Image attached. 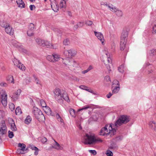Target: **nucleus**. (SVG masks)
<instances>
[{
    "label": "nucleus",
    "mask_w": 156,
    "mask_h": 156,
    "mask_svg": "<svg viewBox=\"0 0 156 156\" xmlns=\"http://www.w3.org/2000/svg\"><path fill=\"white\" fill-rule=\"evenodd\" d=\"M109 8L110 10L112 12H116L117 11V9L115 7H113L112 5H109L107 3L106 6Z\"/></svg>",
    "instance_id": "nucleus-25"
},
{
    "label": "nucleus",
    "mask_w": 156,
    "mask_h": 156,
    "mask_svg": "<svg viewBox=\"0 0 156 156\" xmlns=\"http://www.w3.org/2000/svg\"><path fill=\"white\" fill-rule=\"evenodd\" d=\"M90 108V107L88 105H86L84 106L83 108H81L80 109H78V111H81L83 110H85L87 109V108Z\"/></svg>",
    "instance_id": "nucleus-44"
},
{
    "label": "nucleus",
    "mask_w": 156,
    "mask_h": 156,
    "mask_svg": "<svg viewBox=\"0 0 156 156\" xmlns=\"http://www.w3.org/2000/svg\"><path fill=\"white\" fill-rule=\"evenodd\" d=\"M63 43L66 45H68L69 44V41L68 39H66L63 41Z\"/></svg>",
    "instance_id": "nucleus-45"
},
{
    "label": "nucleus",
    "mask_w": 156,
    "mask_h": 156,
    "mask_svg": "<svg viewBox=\"0 0 156 156\" xmlns=\"http://www.w3.org/2000/svg\"><path fill=\"white\" fill-rule=\"evenodd\" d=\"M21 92V90L20 89H18L17 91L13 94L12 98L14 100H17L20 95Z\"/></svg>",
    "instance_id": "nucleus-16"
},
{
    "label": "nucleus",
    "mask_w": 156,
    "mask_h": 156,
    "mask_svg": "<svg viewBox=\"0 0 156 156\" xmlns=\"http://www.w3.org/2000/svg\"><path fill=\"white\" fill-rule=\"evenodd\" d=\"M78 26L77 24L76 25H75L73 27L74 30H76L79 27Z\"/></svg>",
    "instance_id": "nucleus-61"
},
{
    "label": "nucleus",
    "mask_w": 156,
    "mask_h": 156,
    "mask_svg": "<svg viewBox=\"0 0 156 156\" xmlns=\"http://www.w3.org/2000/svg\"><path fill=\"white\" fill-rule=\"evenodd\" d=\"M105 54L106 55L107 59L106 61H104V63L107 69L109 71H111V66H112V59L110 57V54L108 52H105Z\"/></svg>",
    "instance_id": "nucleus-6"
},
{
    "label": "nucleus",
    "mask_w": 156,
    "mask_h": 156,
    "mask_svg": "<svg viewBox=\"0 0 156 156\" xmlns=\"http://www.w3.org/2000/svg\"><path fill=\"white\" fill-rule=\"evenodd\" d=\"M105 81H106L108 82H109V83L111 82L110 77L109 76H107L105 77L104 78Z\"/></svg>",
    "instance_id": "nucleus-42"
},
{
    "label": "nucleus",
    "mask_w": 156,
    "mask_h": 156,
    "mask_svg": "<svg viewBox=\"0 0 156 156\" xmlns=\"http://www.w3.org/2000/svg\"><path fill=\"white\" fill-rule=\"evenodd\" d=\"M29 147L32 150L35 151L34 153L35 155H37L38 154L39 150L37 147L33 145H30Z\"/></svg>",
    "instance_id": "nucleus-21"
},
{
    "label": "nucleus",
    "mask_w": 156,
    "mask_h": 156,
    "mask_svg": "<svg viewBox=\"0 0 156 156\" xmlns=\"http://www.w3.org/2000/svg\"><path fill=\"white\" fill-rule=\"evenodd\" d=\"M79 88L82 89L84 90H86V89L88 88V87L85 85H80L79 86Z\"/></svg>",
    "instance_id": "nucleus-49"
},
{
    "label": "nucleus",
    "mask_w": 156,
    "mask_h": 156,
    "mask_svg": "<svg viewBox=\"0 0 156 156\" xmlns=\"http://www.w3.org/2000/svg\"><path fill=\"white\" fill-rule=\"evenodd\" d=\"M7 24H9V23L4 20L0 21V26L2 27L5 28L7 26Z\"/></svg>",
    "instance_id": "nucleus-28"
},
{
    "label": "nucleus",
    "mask_w": 156,
    "mask_h": 156,
    "mask_svg": "<svg viewBox=\"0 0 156 156\" xmlns=\"http://www.w3.org/2000/svg\"><path fill=\"white\" fill-rule=\"evenodd\" d=\"M106 4H107V3H105V2H101V5H103L104 6H106Z\"/></svg>",
    "instance_id": "nucleus-64"
},
{
    "label": "nucleus",
    "mask_w": 156,
    "mask_h": 156,
    "mask_svg": "<svg viewBox=\"0 0 156 156\" xmlns=\"http://www.w3.org/2000/svg\"><path fill=\"white\" fill-rule=\"evenodd\" d=\"M40 102L41 106H42L43 107H46V104L44 100H41L40 101Z\"/></svg>",
    "instance_id": "nucleus-35"
},
{
    "label": "nucleus",
    "mask_w": 156,
    "mask_h": 156,
    "mask_svg": "<svg viewBox=\"0 0 156 156\" xmlns=\"http://www.w3.org/2000/svg\"><path fill=\"white\" fill-rule=\"evenodd\" d=\"M5 32L10 35H12L14 33V30L9 24H7V26L5 28Z\"/></svg>",
    "instance_id": "nucleus-12"
},
{
    "label": "nucleus",
    "mask_w": 156,
    "mask_h": 156,
    "mask_svg": "<svg viewBox=\"0 0 156 156\" xmlns=\"http://www.w3.org/2000/svg\"><path fill=\"white\" fill-rule=\"evenodd\" d=\"M44 45H42V46L45 47L47 48H52L53 49H56V48H55L53 45L49 42L47 41L44 40Z\"/></svg>",
    "instance_id": "nucleus-15"
},
{
    "label": "nucleus",
    "mask_w": 156,
    "mask_h": 156,
    "mask_svg": "<svg viewBox=\"0 0 156 156\" xmlns=\"http://www.w3.org/2000/svg\"><path fill=\"white\" fill-rule=\"evenodd\" d=\"M16 2L19 7L21 8L25 7V4L22 0H16Z\"/></svg>",
    "instance_id": "nucleus-22"
},
{
    "label": "nucleus",
    "mask_w": 156,
    "mask_h": 156,
    "mask_svg": "<svg viewBox=\"0 0 156 156\" xmlns=\"http://www.w3.org/2000/svg\"><path fill=\"white\" fill-rule=\"evenodd\" d=\"M60 58V56L56 53H53L52 55H48L46 57L47 60L53 62L58 61Z\"/></svg>",
    "instance_id": "nucleus-7"
},
{
    "label": "nucleus",
    "mask_w": 156,
    "mask_h": 156,
    "mask_svg": "<svg viewBox=\"0 0 156 156\" xmlns=\"http://www.w3.org/2000/svg\"><path fill=\"white\" fill-rule=\"evenodd\" d=\"M85 23L87 25L90 26L92 25L93 22L90 20H87L85 22Z\"/></svg>",
    "instance_id": "nucleus-37"
},
{
    "label": "nucleus",
    "mask_w": 156,
    "mask_h": 156,
    "mask_svg": "<svg viewBox=\"0 0 156 156\" xmlns=\"http://www.w3.org/2000/svg\"><path fill=\"white\" fill-rule=\"evenodd\" d=\"M32 121V118L31 116L30 115L27 116L25 120H24V122L27 124H29Z\"/></svg>",
    "instance_id": "nucleus-26"
},
{
    "label": "nucleus",
    "mask_w": 156,
    "mask_h": 156,
    "mask_svg": "<svg viewBox=\"0 0 156 156\" xmlns=\"http://www.w3.org/2000/svg\"><path fill=\"white\" fill-rule=\"evenodd\" d=\"M34 25L32 23H30L29 26V30H33L34 29Z\"/></svg>",
    "instance_id": "nucleus-39"
},
{
    "label": "nucleus",
    "mask_w": 156,
    "mask_h": 156,
    "mask_svg": "<svg viewBox=\"0 0 156 156\" xmlns=\"http://www.w3.org/2000/svg\"><path fill=\"white\" fill-rule=\"evenodd\" d=\"M27 34L29 36H31L33 35V33L31 30H28L27 32Z\"/></svg>",
    "instance_id": "nucleus-48"
},
{
    "label": "nucleus",
    "mask_w": 156,
    "mask_h": 156,
    "mask_svg": "<svg viewBox=\"0 0 156 156\" xmlns=\"http://www.w3.org/2000/svg\"><path fill=\"white\" fill-rule=\"evenodd\" d=\"M0 85L2 87H6L7 86V84L5 83H0Z\"/></svg>",
    "instance_id": "nucleus-56"
},
{
    "label": "nucleus",
    "mask_w": 156,
    "mask_h": 156,
    "mask_svg": "<svg viewBox=\"0 0 156 156\" xmlns=\"http://www.w3.org/2000/svg\"><path fill=\"white\" fill-rule=\"evenodd\" d=\"M76 51L71 49L64 51V54L66 57H71L75 55L76 54Z\"/></svg>",
    "instance_id": "nucleus-11"
},
{
    "label": "nucleus",
    "mask_w": 156,
    "mask_h": 156,
    "mask_svg": "<svg viewBox=\"0 0 156 156\" xmlns=\"http://www.w3.org/2000/svg\"><path fill=\"white\" fill-rule=\"evenodd\" d=\"M35 6L34 5H30V8L31 10H33L34 8H35Z\"/></svg>",
    "instance_id": "nucleus-58"
},
{
    "label": "nucleus",
    "mask_w": 156,
    "mask_h": 156,
    "mask_svg": "<svg viewBox=\"0 0 156 156\" xmlns=\"http://www.w3.org/2000/svg\"><path fill=\"white\" fill-rule=\"evenodd\" d=\"M7 133L5 123H2L0 127V143L2 142V138Z\"/></svg>",
    "instance_id": "nucleus-8"
},
{
    "label": "nucleus",
    "mask_w": 156,
    "mask_h": 156,
    "mask_svg": "<svg viewBox=\"0 0 156 156\" xmlns=\"http://www.w3.org/2000/svg\"><path fill=\"white\" fill-rule=\"evenodd\" d=\"M18 147L21 148V149H18L17 151V152L19 153L23 154L25 153L24 152L25 148H26V145L23 144H21L19 143L18 144Z\"/></svg>",
    "instance_id": "nucleus-14"
},
{
    "label": "nucleus",
    "mask_w": 156,
    "mask_h": 156,
    "mask_svg": "<svg viewBox=\"0 0 156 156\" xmlns=\"http://www.w3.org/2000/svg\"><path fill=\"white\" fill-rule=\"evenodd\" d=\"M8 136L10 138H12L14 136L13 132L9 130L8 131Z\"/></svg>",
    "instance_id": "nucleus-41"
},
{
    "label": "nucleus",
    "mask_w": 156,
    "mask_h": 156,
    "mask_svg": "<svg viewBox=\"0 0 156 156\" xmlns=\"http://www.w3.org/2000/svg\"><path fill=\"white\" fill-rule=\"evenodd\" d=\"M89 151L90 153L94 155H96L97 153L96 151L94 150H89Z\"/></svg>",
    "instance_id": "nucleus-52"
},
{
    "label": "nucleus",
    "mask_w": 156,
    "mask_h": 156,
    "mask_svg": "<svg viewBox=\"0 0 156 156\" xmlns=\"http://www.w3.org/2000/svg\"><path fill=\"white\" fill-rule=\"evenodd\" d=\"M54 93L56 100L60 104L63 103L64 100L67 102L69 101V99L66 92L62 91L59 89H57L54 90Z\"/></svg>",
    "instance_id": "nucleus-1"
},
{
    "label": "nucleus",
    "mask_w": 156,
    "mask_h": 156,
    "mask_svg": "<svg viewBox=\"0 0 156 156\" xmlns=\"http://www.w3.org/2000/svg\"><path fill=\"white\" fill-rule=\"evenodd\" d=\"M13 63L18 68L22 70H24L25 69V66L23 65L17 59L14 58L12 60Z\"/></svg>",
    "instance_id": "nucleus-9"
},
{
    "label": "nucleus",
    "mask_w": 156,
    "mask_h": 156,
    "mask_svg": "<svg viewBox=\"0 0 156 156\" xmlns=\"http://www.w3.org/2000/svg\"><path fill=\"white\" fill-rule=\"evenodd\" d=\"M128 29H126V27L124 28L122 33L121 40L126 41L128 35Z\"/></svg>",
    "instance_id": "nucleus-10"
},
{
    "label": "nucleus",
    "mask_w": 156,
    "mask_h": 156,
    "mask_svg": "<svg viewBox=\"0 0 156 156\" xmlns=\"http://www.w3.org/2000/svg\"><path fill=\"white\" fill-rule=\"evenodd\" d=\"M88 72H89V71L87 70V69L85 70L82 71V73L83 74H85V73H87Z\"/></svg>",
    "instance_id": "nucleus-63"
},
{
    "label": "nucleus",
    "mask_w": 156,
    "mask_h": 156,
    "mask_svg": "<svg viewBox=\"0 0 156 156\" xmlns=\"http://www.w3.org/2000/svg\"><path fill=\"white\" fill-rule=\"evenodd\" d=\"M47 139L45 137H43L42 138V140H41V142L43 143H45L47 141Z\"/></svg>",
    "instance_id": "nucleus-55"
},
{
    "label": "nucleus",
    "mask_w": 156,
    "mask_h": 156,
    "mask_svg": "<svg viewBox=\"0 0 156 156\" xmlns=\"http://www.w3.org/2000/svg\"><path fill=\"white\" fill-rule=\"evenodd\" d=\"M117 120H116L115 124L111 123L108 126L106 125L104 127L105 135H108L110 133H112L113 134L116 132L115 128L117 127Z\"/></svg>",
    "instance_id": "nucleus-4"
},
{
    "label": "nucleus",
    "mask_w": 156,
    "mask_h": 156,
    "mask_svg": "<svg viewBox=\"0 0 156 156\" xmlns=\"http://www.w3.org/2000/svg\"><path fill=\"white\" fill-rule=\"evenodd\" d=\"M149 54L151 56H153L156 55V50L152 49L150 50L149 52Z\"/></svg>",
    "instance_id": "nucleus-32"
},
{
    "label": "nucleus",
    "mask_w": 156,
    "mask_h": 156,
    "mask_svg": "<svg viewBox=\"0 0 156 156\" xmlns=\"http://www.w3.org/2000/svg\"><path fill=\"white\" fill-rule=\"evenodd\" d=\"M112 95V93L111 92H109L108 94L106 95V97L108 98H109Z\"/></svg>",
    "instance_id": "nucleus-54"
},
{
    "label": "nucleus",
    "mask_w": 156,
    "mask_h": 156,
    "mask_svg": "<svg viewBox=\"0 0 156 156\" xmlns=\"http://www.w3.org/2000/svg\"><path fill=\"white\" fill-rule=\"evenodd\" d=\"M34 117L39 121L45 119V118L41 111L36 107H33L32 110Z\"/></svg>",
    "instance_id": "nucleus-3"
},
{
    "label": "nucleus",
    "mask_w": 156,
    "mask_h": 156,
    "mask_svg": "<svg viewBox=\"0 0 156 156\" xmlns=\"http://www.w3.org/2000/svg\"><path fill=\"white\" fill-rule=\"evenodd\" d=\"M93 69V66H92L90 65L89 66L88 68L87 69L89 71L90 70H91L92 69Z\"/></svg>",
    "instance_id": "nucleus-59"
},
{
    "label": "nucleus",
    "mask_w": 156,
    "mask_h": 156,
    "mask_svg": "<svg viewBox=\"0 0 156 156\" xmlns=\"http://www.w3.org/2000/svg\"><path fill=\"white\" fill-rule=\"evenodd\" d=\"M86 90L89 92H90L91 93L94 95L95 94L94 92V91L90 89L87 88V89H86Z\"/></svg>",
    "instance_id": "nucleus-53"
},
{
    "label": "nucleus",
    "mask_w": 156,
    "mask_h": 156,
    "mask_svg": "<svg viewBox=\"0 0 156 156\" xmlns=\"http://www.w3.org/2000/svg\"><path fill=\"white\" fill-rule=\"evenodd\" d=\"M122 136H119V137H118V140H121L123 138Z\"/></svg>",
    "instance_id": "nucleus-62"
},
{
    "label": "nucleus",
    "mask_w": 156,
    "mask_h": 156,
    "mask_svg": "<svg viewBox=\"0 0 156 156\" xmlns=\"http://www.w3.org/2000/svg\"><path fill=\"white\" fill-rule=\"evenodd\" d=\"M69 112L72 117H75V111L74 109L71 108L69 109Z\"/></svg>",
    "instance_id": "nucleus-33"
},
{
    "label": "nucleus",
    "mask_w": 156,
    "mask_h": 156,
    "mask_svg": "<svg viewBox=\"0 0 156 156\" xmlns=\"http://www.w3.org/2000/svg\"><path fill=\"white\" fill-rule=\"evenodd\" d=\"M153 33H156V25L153 27Z\"/></svg>",
    "instance_id": "nucleus-57"
},
{
    "label": "nucleus",
    "mask_w": 156,
    "mask_h": 156,
    "mask_svg": "<svg viewBox=\"0 0 156 156\" xmlns=\"http://www.w3.org/2000/svg\"><path fill=\"white\" fill-rule=\"evenodd\" d=\"M4 115V112L2 110H0V119H2L3 118Z\"/></svg>",
    "instance_id": "nucleus-47"
},
{
    "label": "nucleus",
    "mask_w": 156,
    "mask_h": 156,
    "mask_svg": "<svg viewBox=\"0 0 156 156\" xmlns=\"http://www.w3.org/2000/svg\"><path fill=\"white\" fill-rule=\"evenodd\" d=\"M102 140L99 138H96L93 134L86 133L82 140L85 144H95L97 142H101Z\"/></svg>",
    "instance_id": "nucleus-2"
},
{
    "label": "nucleus",
    "mask_w": 156,
    "mask_h": 156,
    "mask_svg": "<svg viewBox=\"0 0 156 156\" xmlns=\"http://www.w3.org/2000/svg\"><path fill=\"white\" fill-rule=\"evenodd\" d=\"M126 44V41L121 40L120 44V49L121 50H123L124 49Z\"/></svg>",
    "instance_id": "nucleus-24"
},
{
    "label": "nucleus",
    "mask_w": 156,
    "mask_h": 156,
    "mask_svg": "<svg viewBox=\"0 0 156 156\" xmlns=\"http://www.w3.org/2000/svg\"><path fill=\"white\" fill-rule=\"evenodd\" d=\"M122 12L120 10H118V16L119 17H121L122 16Z\"/></svg>",
    "instance_id": "nucleus-51"
},
{
    "label": "nucleus",
    "mask_w": 156,
    "mask_h": 156,
    "mask_svg": "<svg viewBox=\"0 0 156 156\" xmlns=\"http://www.w3.org/2000/svg\"><path fill=\"white\" fill-rule=\"evenodd\" d=\"M9 108L12 111L15 108V106L13 103H11L9 105Z\"/></svg>",
    "instance_id": "nucleus-43"
},
{
    "label": "nucleus",
    "mask_w": 156,
    "mask_h": 156,
    "mask_svg": "<svg viewBox=\"0 0 156 156\" xmlns=\"http://www.w3.org/2000/svg\"><path fill=\"white\" fill-rule=\"evenodd\" d=\"M15 113L16 115H20L22 113L21 110L19 107L16 108L15 110Z\"/></svg>",
    "instance_id": "nucleus-31"
},
{
    "label": "nucleus",
    "mask_w": 156,
    "mask_h": 156,
    "mask_svg": "<svg viewBox=\"0 0 156 156\" xmlns=\"http://www.w3.org/2000/svg\"><path fill=\"white\" fill-rule=\"evenodd\" d=\"M111 47H112V48L113 50H114V49H115V45L114 43H112L111 44Z\"/></svg>",
    "instance_id": "nucleus-60"
},
{
    "label": "nucleus",
    "mask_w": 156,
    "mask_h": 156,
    "mask_svg": "<svg viewBox=\"0 0 156 156\" xmlns=\"http://www.w3.org/2000/svg\"><path fill=\"white\" fill-rule=\"evenodd\" d=\"M95 34L101 42L102 44H104V39L102 34L100 32H94Z\"/></svg>",
    "instance_id": "nucleus-13"
},
{
    "label": "nucleus",
    "mask_w": 156,
    "mask_h": 156,
    "mask_svg": "<svg viewBox=\"0 0 156 156\" xmlns=\"http://www.w3.org/2000/svg\"><path fill=\"white\" fill-rule=\"evenodd\" d=\"M124 65H122L119 67L118 69L119 70V72L122 73L124 72Z\"/></svg>",
    "instance_id": "nucleus-34"
},
{
    "label": "nucleus",
    "mask_w": 156,
    "mask_h": 156,
    "mask_svg": "<svg viewBox=\"0 0 156 156\" xmlns=\"http://www.w3.org/2000/svg\"><path fill=\"white\" fill-rule=\"evenodd\" d=\"M149 125L150 128L155 131L156 130V123L154 121L150 122Z\"/></svg>",
    "instance_id": "nucleus-20"
},
{
    "label": "nucleus",
    "mask_w": 156,
    "mask_h": 156,
    "mask_svg": "<svg viewBox=\"0 0 156 156\" xmlns=\"http://www.w3.org/2000/svg\"><path fill=\"white\" fill-rule=\"evenodd\" d=\"M11 129L12 131H16L17 130V129L14 122L12 123L11 124Z\"/></svg>",
    "instance_id": "nucleus-30"
},
{
    "label": "nucleus",
    "mask_w": 156,
    "mask_h": 156,
    "mask_svg": "<svg viewBox=\"0 0 156 156\" xmlns=\"http://www.w3.org/2000/svg\"><path fill=\"white\" fill-rule=\"evenodd\" d=\"M77 24L78 26V27H82L83 26V22H79L77 23Z\"/></svg>",
    "instance_id": "nucleus-50"
},
{
    "label": "nucleus",
    "mask_w": 156,
    "mask_h": 156,
    "mask_svg": "<svg viewBox=\"0 0 156 156\" xmlns=\"http://www.w3.org/2000/svg\"><path fill=\"white\" fill-rule=\"evenodd\" d=\"M106 154L107 156H113V154L112 152L109 150H108L106 151Z\"/></svg>",
    "instance_id": "nucleus-40"
},
{
    "label": "nucleus",
    "mask_w": 156,
    "mask_h": 156,
    "mask_svg": "<svg viewBox=\"0 0 156 156\" xmlns=\"http://www.w3.org/2000/svg\"><path fill=\"white\" fill-rule=\"evenodd\" d=\"M7 80L10 83H14V79L12 76H9L7 78Z\"/></svg>",
    "instance_id": "nucleus-29"
},
{
    "label": "nucleus",
    "mask_w": 156,
    "mask_h": 156,
    "mask_svg": "<svg viewBox=\"0 0 156 156\" xmlns=\"http://www.w3.org/2000/svg\"><path fill=\"white\" fill-rule=\"evenodd\" d=\"M35 41L36 43L40 46H42V45H44L43 43L44 42V40H41L39 38H37L36 39Z\"/></svg>",
    "instance_id": "nucleus-23"
},
{
    "label": "nucleus",
    "mask_w": 156,
    "mask_h": 156,
    "mask_svg": "<svg viewBox=\"0 0 156 156\" xmlns=\"http://www.w3.org/2000/svg\"><path fill=\"white\" fill-rule=\"evenodd\" d=\"M12 44L13 45L16 47H17L19 46L18 43L15 40H13Z\"/></svg>",
    "instance_id": "nucleus-46"
},
{
    "label": "nucleus",
    "mask_w": 156,
    "mask_h": 156,
    "mask_svg": "<svg viewBox=\"0 0 156 156\" xmlns=\"http://www.w3.org/2000/svg\"><path fill=\"white\" fill-rule=\"evenodd\" d=\"M130 120L129 116L126 115H121L118 119V125H121L123 124H126Z\"/></svg>",
    "instance_id": "nucleus-5"
},
{
    "label": "nucleus",
    "mask_w": 156,
    "mask_h": 156,
    "mask_svg": "<svg viewBox=\"0 0 156 156\" xmlns=\"http://www.w3.org/2000/svg\"><path fill=\"white\" fill-rule=\"evenodd\" d=\"M66 6V0H61L60 3V7L61 8H65Z\"/></svg>",
    "instance_id": "nucleus-27"
},
{
    "label": "nucleus",
    "mask_w": 156,
    "mask_h": 156,
    "mask_svg": "<svg viewBox=\"0 0 156 156\" xmlns=\"http://www.w3.org/2000/svg\"><path fill=\"white\" fill-rule=\"evenodd\" d=\"M104 130H105V129H104V127L101 129L100 131V132L99 135H102V136H105V131Z\"/></svg>",
    "instance_id": "nucleus-38"
},
{
    "label": "nucleus",
    "mask_w": 156,
    "mask_h": 156,
    "mask_svg": "<svg viewBox=\"0 0 156 156\" xmlns=\"http://www.w3.org/2000/svg\"><path fill=\"white\" fill-rule=\"evenodd\" d=\"M55 143L53 144V145L52 146V148H55L58 150H61L62 149V147L60 144L55 140H54Z\"/></svg>",
    "instance_id": "nucleus-17"
},
{
    "label": "nucleus",
    "mask_w": 156,
    "mask_h": 156,
    "mask_svg": "<svg viewBox=\"0 0 156 156\" xmlns=\"http://www.w3.org/2000/svg\"><path fill=\"white\" fill-rule=\"evenodd\" d=\"M33 77L35 81L36 82V83L37 84H40L41 82L37 77L35 75H34Z\"/></svg>",
    "instance_id": "nucleus-36"
},
{
    "label": "nucleus",
    "mask_w": 156,
    "mask_h": 156,
    "mask_svg": "<svg viewBox=\"0 0 156 156\" xmlns=\"http://www.w3.org/2000/svg\"><path fill=\"white\" fill-rule=\"evenodd\" d=\"M54 3L55 4V5H54V3H51V7L53 10L54 11V12H57L58 11L59 6L55 3V2H54Z\"/></svg>",
    "instance_id": "nucleus-19"
},
{
    "label": "nucleus",
    "mask_w": 156,
    "mask_h": 156,
    "mask_svg": "<svg viewBox=\"0 0 156 156\" xmlns=\"http://www.w3.org/2000/svg\"><path fill=\"white\" fill-rule=\"evenodd\" d=\"M116 80H114L112 85V94L116 93L117 91V84L116 83Z\"/></svg>",
    "instance_id": "nucleus-18"
}]
</instances>
